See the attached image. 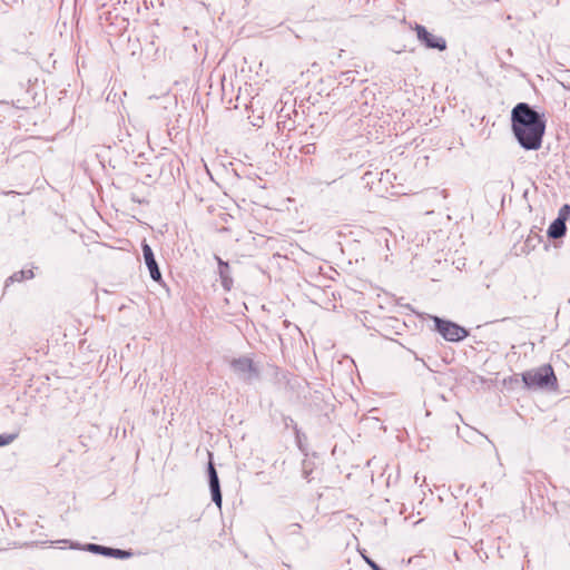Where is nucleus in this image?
Segmentation results:
<instances>
[{
  "label": "nucleus",
  "mask_w": 570,
  "mask_h": 570,
  "mask_svg": "<svg viewBox=\"0 0 570 570\" xmlns=\"http://www.w3.org/2000/svg\"><path fill=\"white\" fill-rule=\"evenodd\" d=\"M512 131L519 144L528 150H538L542 145L546 121L528 104H518L511 112Z\"/></svg>",
  "instance_id": "f257e3e1"
},
{
  "label": "nucleus",
  "mask_w": 570,
  "mask_h": 570,
  "mask_svg": "<svg viewBox=\"0 0 570 570\" xmlns=\"http://www.w3.org/2000/svg\"><path fill=\"white\" fill-rule=\"evenodd\" d=\"M522 381L528 387H552L557 389L558 380L550 364L527 371L522 374Z\"/></svg>",
  "instance_id": "f03ea898"
},
{
  "label": "nucleus",
  "mask_w": 570,
  "mask_h": 570,
  "mask_svg": "<svg viewBox=\"0 0 570 570\" xmlns=\"http://www.w3.org/2000/svg\"><path fill=\"white\" fill-rule=\"evenodd\" d=\"M433 321L436 331L442 335L444 340L449 342H459L469 335V332L456 323L442 320L438 316H434Z\"/></svg>",
  "instance_id": "7ed1b4c3"
},
{
  "label": "nucleus",
  "mask_w": 570,
  "mask_h": 570,
  "mask_svg": "<svg viewBox=\"0 0 570 570\" xmlns=\"http://www.w3.org/2000/svg\"><path fill=\"white\" fill-rule=\"evenodd\" d=\"M419 40L425 43L426 47L438 50H444L446 42L443 38L429 32L423 26L416 24L414 28Z\"/></svg>",
  "instance_id": "20e7f679"
},
{
  "label": "nucleus",
  "mask_w": 570,
  "mask_h": 570,
  "mask_svg": "<svg viewBox=\"0 0 570 570\" xmlns=\"http://www.w3.org/2000/svg\"><path fill=\"white\" fill-rule=\"evenodd\" d=\"M230 366L234 372L242 376H252L256 374L254 362L249 357H238L230 361Z\"/></svg>",
  "instance_id": "39448f33"
},
{
  "label": "nucleus",
  "mask_w": 570,
  "mask_h": 570,
  "mask_svg": "<svg viewBox=\"0 0 570 570\" xmlns=\"http://www.w3.org/2000/svg\"><path fill=\"white\" fill-rule=\"evenodd\" d=\"M142 253H144V258H145L146 265L149 268L151 278L154 281H159L161 277V274H160L157 263L155 261L153 250L147 243L142 244Z\"/></svg>",
  "instance_id": "423d86ee"
},
{
  "label": "nucleus",
  "mask_w": 570,
  "mask_h": 570,
  "mask_svg": "<svg viewBox=\"0 0 570 570\" xmlns=\"http://www.w3.org/2000/svg\"><path fill=\"white\" fill-rule=\"evenodd\" d=\"M209 472V487L212 491L213 501L217 504L218 508L222 507V493L219 489V481L216 473V470L214 468V464L209 462L208 466Z\"/></svg>",
  "instance_id": "0eeeda50"
},
{
  "label": "nucleus",
  "mask_w": 570,
  "mask_h": 570,
  "mask_svg": "<svg viewBox=\"0 0 570 570\" xmlns=\"http://www.w3.org/2000/svg\"><path fill=\"white\" fill-rule=\"evenodd\" d=\"M566 233V216L554 219L548 229V236L551 238H560Z\"/></svg>",
  "instance_id": "6e6552de"
},
{
  "label": "nucleus",
  "mask_w": 570,
  "mask_h": 570,
  "mask_svg": "<svg viewBox=\"0 0 570 570\" xmlns=\"http://www.w3.org/2000/svg\"><path fill=\"white\" fill-rule=\"evenodd\" d=\"M88 550L91 552L100 553L109 557L110 548L98 546V544H89Z\"/></svg>",
  "instance_id": "1a4fd4ad"
},
{
  "label": "nucleus",
  "mask_w": 570,
  "mask_h": 570,
  "mask_svg": "<svg viewBox=\"0 0 570 570\" xmlns=\"http://www.w3.org/2000/svg\"><path fill=\"white\" fill-rule=\"evenodd\" d=\"M109 557H115V558H119V559H127V558L131 557V552L125 551V550H119V549H111L110 548Z\"/></svg>",
  "instance_id": "9d476101"
},
{
  "label": "nucleus",
  "mask_w": 570,
  "mask_h": 570,
  "mask_svg": "<svg viewBox=\"0 0 570 570\" xmlns=\"http://www.w3.org/2000/svg\"><path fill=\"white\" fill-rule=\"evenodd\" d=\"M17 436H18L17 433H13V434H0V446H4V445L10 444L11 442H13L17 439Z\"/></svg>",
  "instance_id": "9b49d317"
},
{
  "label": "nucleus",
  "mask_w": 570,
  "mask_h": 570,
  "mask_svg": "<svg viewBox=\"0 0 570 570\" xmlns=\"http://www.w3.org/2000/svg\"><path fill=\"white\" fill-rule=\"evenodd\" d=\"M569 214H570V206L569 205H564L560 212H559V217H564L566 216V219L569 217Z\"/></svg>",
  "instance_id": "f8f14e48"
},
{
  "label": "nucleus",
  "mask_w": 570,
  "mask_h": 570,
  "mask_svg": "<svg viewBox=\"0 0 570 570\" xmlns=\"http://www.w3.org/2000/svg\"><path fill=\"white\" fill-rule=\"evenodd\" d=\"M21 278H32L33 272L31 269L29 271H21L20 272Z\"/></svg>",
  "instance_id": "ddd939ff"
},
{
  "label": "nucleus",
  "mask_w": 570,
  "mask_h": 570,
  "mask_svg": "<svg viewBox=\"0 0 570 570\" xmlns=\"http://www.w3.org/2000/svg\"><path fill=\"white\" fill-rule=\"evenodd\" d=\"M366 562L371 566V568L373 570H380L379 566L375 562H373L372 560L366 558Z\"/></svg>",
  "instance_id": "4468645a"
}]
</instances>
